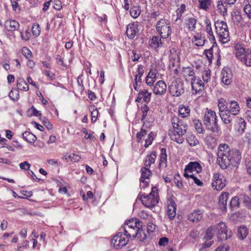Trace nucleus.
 Wrapping results in <instances>:
<instances>
[{
	"label": "nucleus",
	"mask_w": 251,
	"mask_h": 251,
	"mask_svg": "<svg viewBox=\"0 0 251 251\" xmlns=\"http://www.w3.org/2000/svg\"><path fill=\"white\" fill-rule=\"evenodd\" d=\"M242 153L236 149H231L226 144H220L217 151V162L223 169H226L231 165L237 166L240 163Z\"/></svg>",
	"instance_id": "obj_1"
},
{
	"label": "nucleus",
	"mask_w": 251,
	"mask_h": 251,
	"mask_svg": "<svg viewBox=\"0 0 251 251\" xmlns=\"http://www.w3.org/2000/svg\"><path fill=\"white\" fill-rule=\"evenodd\" d=\"M234 54L236 58L246 67H251V49H245L243 45L237 43L234 45Z\"/></svg>",
	"instance_id": "obj_2"
},
{
	"label": "nucleus",
	"mask_w": 251,
	"mask_h": 251,
	"mask_svg": "<svg viewBox=\"0 0 251 251\" xmlns=\"http://www.w3.org/2000/svg\"><path fill=\"white\" fill-rule=\"evenodd\" d=\"M203 123L206 128L213 132H218L220 130V127L218 124V119L216 112L210 109H205Z\"/></svg>",
	"instance_id": "obj_3"
},
{
	"label": "nucleus",
	"mask_w": 251,
	"mask_h": 251,
	"mask_svg": "<svg viewBox=\"0 0 251 251\" xmlns=\"http://www.w3.org/2000/svg\"><path fill=\"white\" fill-rule=\"evenodd\" d=\"M158 189L156 187H153L149 195L140 193L138 195L139 199L142 204L147 207L152 208L158 202Z\"/></svg>",
	"instance_id": "obj_4"
},
{
	"label": "nucleus",
	"mask_w": 251,
	"mask_h": 251,
	"mask_svg": "<svg viewBox=\"0 0 251 251\" xmlns=\"http://www.w3.org/2000/svg\"><path fill=\"white\" fill-rule=\"evenodd\" d=\"M155 28L157 32L163 39L169 38L172 32L170 23L164 19H161L156 23Z\"/></svg>",
	"instance_id": "obj_5"
},
{
	"label": "nucleus",
	"mask_w": 251,
	"mask_h": 251,
	"mask_svg": "<svg viewBox=\"0 0 251 251\" xmlns=\"http://www.w3.org/2000/svg\"><path fill=\"white\" fill-rule=\"evenodd\" d=\"M137 228H131L129 226H123L120 229V231L123 232V233L127 237L135 238L137 237L140 241H143L146 238V235L143 232L142 229L136 230Z\"/></svg>",
	"instance_id": "obj_6"
},
{
	"label": "nucleus",
	"mask_w": 251,
	"mask_h": 251,
	"mask_svg": "<svg viewBox=\"0 0 251 251\" xmlns=\"http://www.w3.org/2000/svg\"><path fill=\"white\" fill-rule=\"evenodd\" d=\"M169 91L173 97H179L184 92V83L180 79H175L169 86Z\"/></svg>",
	"instance_id": "obj_7"
},
{
	"label": "nucleus",
	"mask_w": 251,
	"mask_h": 251,
	"mask_svg": "<svg viewBox=\"0 0 251 251\" xmlns=\"http://www.w3.org/2000/svg\"><path fill=\"white\" fill-rule=\"evenodd\" d=\"M216 235L219 240H227L232 236V232L230 230L227 229L226 224L220 222L218 225L215 226Z\"/></svg>",
	"instance_id": "obj_8"
},
{
	"label": "nucleus",
	"mask_w": 251,
	"mask_h": 251,
	"mask_svg": "<svg viewBox=\"0 0 251 251\" xmlns=\"http://www.w3.org/2000/svg\"><path fill=\"white\" fill-rule=\"evenodd\" d=\"M129 239L123 232L120 231L117 235L114 236L111 240V244L117 249H121L125 246L128 242Z\"/></svg>",
	"instance_id": "obj_9"
},
{
	"label": "nucleus",
	"mask_w": 251,
	"mask_h": 251,
	"mask_svg": "<svg viewBox=\"0 0 251 251\" xmlns=\"http://www.w3.org/2000/svg\"><path fill=\"white\" fill-rule=\"evenodd\" d=\"M173 129L177 130L181 134H185L187 129L186 123L182 120L179 119L177 117L174 116L171 120Z\"/></svg>",
	"instance_id": "obj_10"
},
{
	"label": "nucleus",
	"mask_w": 251,
	"mask_h": 251,
	"mask_svg": "<svg viewBox=\"0 0 251 251\" xmlns=\"http://www.w3.org/2000/svg\"><path fill=\"white\" fill-rule=\"evenodd\" d=\"M149 168L144 166L141 169L140 187L143 189H145L149 185L150 178L152 175Z\"/></svg>",
	"instance_id": "obj_11"
},
{
	"label": "nucleus",
	"mask_w": 251,
	"mask_h": 251,
	"mask_svg": "<svg viewBox=\"0 0 251 251\" xmlns=\"http://www.w3.org/2000/svg\"><path fill=\"white\" fill-rule=\"evenodd\" d=\"M226 186V180L224 176L219 173L214 174L213 176L212 186L214 189L220 191Z\"/></svg>",
	"instance_id": "obj_12"
},
{
	"label": "nucleus",
	"mask_w": 251,
	"mask_h": 251,
	"mask_svg": "<svg viewBox=\"0 0 251 251\" xmlns=\"http://www.w3.org/2000/svg\"><path fill=\"white\" fill-rule=\"evenodd\" d=\"M201 171L202 167L198 162H190L185 168L184 176H186V174L189 175L195 174L194 172L198 174Z\"/></svg>",
	"instance_id": "obj_13"
},
{
	"label": "nucleus",
	"mask_w": 251,
	"mask_h": 251,
	"mask_svg": "<svg viewBox=\"0 0 251 251\" xmlns=\"http://www.w3.org/2000/svg\"><path fill=\"white\" fill-rule=\"evenodd\" d=\"M190 82L193 95L200 94L203 90L204 83L199 77H196Z\"/></svg>",
	"instance_id": "obj_14"
},
{
	"label": "nucleus",
	"mask_w": 251,
	"mask_h": 251,
	"mask_svg": "<svg viewBox=\"0 0 251 251\" xmlns=\"http://www.w3.org/2000/svg\"><path fill=\"white\" fill-rule=\"evenodd\" d=\"M181 73L183 78L188 82H190L196 77L194 71V67L193 66L183 67Z\"/></svg>",
	"instance_id": "obj_15"
},
{
	"label": "nucleus",
	"mask_w": 251,
	"mask_h": 251,
	"mask_svg": "<svg viewBox=\"0 0 251 251\" xmlns=\"http://www.w3.org/2000/svg\"><path fill=\"white\" fill-rule=\"evenodd\" d=\"M232 73L227 68H224L221 72L222 82L226 85H229L232 82Z\"/></svg>",
	"instance_id": "obj_16"
},
{
	"label": "nucleus",
	"mask_w": 251,
	"mask_h": 251,
	"mask_svg": "<svg viewBox=\"0 0 251 251\" xmlns=\"http://www.w3.org/2000/svg\"><path fill=\"white\" fill-rule=\"evenodd\" d=\"M138 32V25L137 23H130L127 25L126 34L129 39H133Z\"/></svg>",
	"instance_id": "obj_17"
},
{
	"label": "nucleus",
	"mask_w": 251,
	"mask_h": 251,
	"mask_svg": "<svg viewBox=\"0 0 251 251\" xmlns=\"http://www.w3.org/2000/svg\"><path fill=\"white\" fill-rule=\"evenodd\" d=\"M167 89V85L162 80L157 81L154 85L153 92L156 95H162L165 93Z\"/></svg>",
	"instance_id": "obj_18"
},
{
	"label": "nucleus",
	"mask_w": 251,
	"mask_h": 251,
	"mask_svg": "<svg viewBox=\"0 0 251 251\" xmlns=\"http://www.w3.org/2000/svg\"><path fill=\"white\" fill-rule=\"evenodd\" d=\"M227 111L232 115H237L240 111V107L238 102L235 100H231L228 102Z\"/></svg>",
	"instance_id": "obj_19"
},
{
	"label": "nucleus",
	"mask_w": 251,
	"mask_h": 251,
	"mask_svg": "<svg viewBox=\"0 0 251 251\" xmlns=\"http://www.w3.org/2000/svg\"><path fill=\"white\" fill-rule=\"evenodd\" d=\"M169 135L172 140L176 142L178 144H182L184 140V134H181L176 130H170Z\"/></svg>",
	"instance_id": "obj_20"
},
{
	"label": "nucleus",
	"mask_w": 251,
	"mask_h": 251,
	"mask_svg": "<svg viewBox=\"0 0 251 251\" xmlns=\"http://www.w3.org/2000/svg\"><path fill=\"white\" fill-rule=\"evenodd\" d=\"M151 93L149 92L147 90H140L135 101L138 102L141 101L142 100L146 103H149L151 100Z\"/></svg>",
	"instance_id": "obj_21"
},
{
	"label": "nucleus",
	"mask_w": 251,
	"mask_h": 251,
	"mask_svg": "<svg viewBox=\"0 0 251 251\" xmlns=\"http://www.w3.org/2000/svg\"><path fill=\"white\" fill-rule=\"evenodd\" d=\"M161 36H154L149 41V46L150 48L154 50H157L162 47L163 43L161 41Z\"/></svg>",
	"instance_id": "obj_22"
},
{
	"label": "nucleus",
	"mask_w": 251,
	"mask_h": 251,
	"mask_svg": "<svg viewBox=\"0 0 251 251\" xmlns=\"http://www.w3.org/2000/svg\"><path fill=\"white\" fill-rule=\"evenodd\" d=\"M124 226H129L131 228H137L136 230L142 229V223L136 218H132L126 222Z\"/></svg>",
	"instance_id": "obj_23"
},
{
	"label": "nucleus",
	"mask_w": 251,
	"mask_h": 251,
	"mask_svg": "<svg viewBox=\"0 0 251 251\" xmlns=\"http://www.w3.org/2000/svg\"><path fill=\"white\" fill-rule=\"evenodd\" d=\"M156 158V152L152 151L150 154H148L144 159V164L145 166L150 167L151 164L155 163Z\"/></svg>",
	"instance_id": "obj_24"
},
{
	"label": "nucleus",
	"mask_w": 251,
	"mask_h": 251,
	"mask_svg": "<svg viewBox=\"0 0 251 251\" xmlns=\"http://www.w3.org/2000/svg\"><path fill=\"white\" fill-rule=\"evenodd\" d=\"M19 23L15 20H8L5 22L6 29L10 31H14L19 29Z\"/></svg>",
	"instance_id": "obj_25"
},
{
	"label": "nucleus",
	"mask_w": 251,
	"mask_h": 251,
	"mask_svg": "<svg viewBox=\"0 0 251 251\" xmlns=\"http://www.w3.org/2000/svg\"><path fill=\"white\" fill-rule=\"evenodd\" d=\"M167 155L166 150L165 148L161 149V153L160 154L159 164L158 167L159 168H165L167 166Z\"/></svg>",
	"instance_id": "obj_26"
},
{
	"label": "nucleus",
	"mask_w": 251,
	"mask_h": 251,
	"mask_svg": "<svg viewBox=\"0 0 251 251\" xmlns=\"http://www.w3.org/2000/svg\"><path fill=\"white\" fill-rule=\"evenodd\" d=\"M176 203L171 201H170L167 208V214L171 220H173L176 215Z\"/></svg>",
	"instance_id": "obj_27"
},
{
	"label": "nucleus",
	"mask_w": 251,
	"mask_h": 251,
	"mask_svg": "<svg viewBox=\"0 0 251 251\" xmlns=\"http://www.w3.org/2000/svg\"><path fill=\"white\" fill-rule=\"evenodd\" d=\"M219 41L222 44L227 43L230 40V36L228 30L224 31H216Z\"/></svg>",
	"instance_id": "obj_28"
},
{
	"label": "nucleus",
	"mask_w": 251,
	"mask_h": 251,
	"mask_svg": "<svg viewBox=\"0 0 251 251\" xmlns=\"http://www.w3.org/2000/svg\"><path fill=\"white\" fill-rule=\"evenodd\" d=\"M227 5L228 4L226 1L223 0H219L217 2V9L219 11L220 14L223 16L227 15Z\"/></svg>",
	"instance_id": "obj_29"
},
{
	"label": "nucleus",
	"mask_w": 251,
	"mask_h": 251,
	"mask_svg": "<svg viewBox=\"0 0 251 251\" xmlns=\"http://www.w3.org/2000/svg\"><path fill=\"white\" fill-rule=\"evenodd\" d=\"M197 19L189 17L185 20V25L189 31H194L196 28Z\"/></svg>",
	"instance_id": "obj_30"
},
{
	"label": "nucleus",
	"mask_w": 251,
	"mask_h": 251,
	"mask_svg": "<svg viewBox=\"0 0 251 251\" xmlns=\"http://www.w3.org/2000/svg\"><path fill=\"white\" fill-rule=\"evenodd\" d=\"M202 214L200 210L194 211L188 215V219L193 222H199L202 218Z\"/></svg>",
	"instance_id": "obj_31"
},
{
	"label": "nucleus",
	"mask_w": 251,
	"mask_h": 251,
	"mask_svg": "<svg viewBox=\"0 0 251 251\" xmlns=\"http://www.w3.org/2000/svg\"><path fill=\"white\" fill-rule=\"evenodd\" d=\"M229 196L228 192H223L219 197V206L224 210L226 209L227 200Z\"/></svg>",
	"instance_id": "obj_32"
},
{
	"label": "nucleus",
	"mask_w": 251,
	"mask_h": 251,
	"mask_svg": "<svg viewBox=\"0 0 251 251\" xmlns=\"http://www.w3.org/2000/svg\"><path fill=\"white\" fill-rule=\"evenodd\" d=\"M204 23L205 25V31L208 34V37L210 40L215 41V38L212 31L210 20L208 19H206Z\"/></svg>",
	"instance_id": "obj_33"
},
{
	"label": "nucleus",
	"mask_w": 251,
	"mask_h": 251,
	"mask_svg": "<svg viewBox=\"0 0 251 251\" xmlns=\"http://www.w3.org/2000/svg\"><path fill=\"white\" fill-rule=\"evenodd\" d=\"M205 37L201 34L197 33L192 39L193 43L196 46H202L205 43Z\"/></svg>",
	"instance_id": "obj_34"
},
{
	"label": "nucleus",
	"mask_w": 251,
	"mask_h": 251,
	"mask_svg": "<svg viewBox=\"0 0 251 251\" xmlns=\"http://www.w3.org/2000/svg\"><path fill=\"white\" fill-rule=\"evenodd\" d=\"M144 74V67L141 64H140L138 66L136 71V74L134 75V81H139V83H141L142 82V76Z\"/></svg>",
	"instance_id": "obj_35"
},
{
	"label": "nucleus",
	"mask_w": 251,
	"mask_h": 251,
	"mask_svg": "<svg viewBox=\"0 0 251 251\" xmlns=\"http://www.w3.org/2000/svg\"><path fill=\"white\" fill-rule=\"evenodd\" d=\"M230 113L228 112L227 110L219 112V115L222 120V121L225 124H229L232 121V118L231 116L229 115Z\"/></svg>",
	"instance_id": "obj_36"
},
{
	"label": "nucleus",
	"mask_w": 251,
	"mask_h": 251,
	"mask_svg": "<svg viewBox=\"0 0 251 251\" xmlns=\"http://www.w3.org/2000/svg\"><path fill=\"white\" fill-rule=\"evenodd\" d=\"M190 112V108L189 106L180 105L178 109V113L182 118L187 117Z\"/></svg>",
	"instance_id": "obj_37"
},
{
	"label": "nucleus",
	"mask_w": 251,
	"mask_h": 251,
	"mask_svg": "<svg viewBox=\"0 0 251 251\" xmlns=\"http://www.w3.org/2000/svg\"><path fill=\"white\" fill-rule=\"evenodd\" d=\"M186 140L191 147L196 146L199 144V141L196 136L190 133L187 134Z\"/></svg>",
	"instance_id": "obj_38"
},
{
	"label": "nucleus",
	"mask_w": 251,
	"mask_h": 251,
	"mask_svg": "<svg viewBox=\"0 0 251 251\" xmlns=\"http://www.w3.org/2000/svg\"><path fill=\"white\" fill-rule=\"evenodd\" d=\"M22 135L23 138L30 144L34 143L37 139L36 136L29 132L25 131L22 133Z\"/></svg>",
	"instance_id": "obj_39"
},
{
	"label": "nucleus",
	"mask_w": 251,
	"mask_h": 251,
	"mask_svg": "<svg viewBox=\"0 0 251 251\" xmlns=\"http://www.w3.org/2000/svg\"><path fill=\"white\" fill-rule=\"evenodd\" d=\"M17 86L18 89L27 91L29 89L28 85L23 78H19L17 80Z\"/></svg>",
	"instance_id": "obj_40"
},
{
	"label": "nucleus",
	"mask_w": 251,
	"mask_h": 251,
	"mask_svg": "<svg viewBox=\"0 0 251 251\" xmlns=\"http://www.w3.org/2000/svg\"><path fill=\"white\" fill-rule=\"evenodd\" d=\"M249 231L245 226H240L238 229V237L241 240H244L248 235Z\"/></svg>",
	"instance_id": "obj_41"
},
{
	"label": "nucleus",
	"mask_w": 251,
	"mask_h": 251,
	"mask_svg": "<svg viewBox=\"0 0 251 251\" xmlns=\"http://www.w3.org/2000/svg\"><path fill=\"white\" fill-rule=\"evenodd\" d=\"M62 159L65 161H67L68 159H70L72 162H76L79 160L80 157L75 153L69 154L66 153L63 155Z\"/></svg>",
	"instance_id": "obj_42"
},
{
	"label": "nucleus",
	"mask_w": 251,
	"mask_h": 251,
	"mask_svg": "<svg viewBox=\"0 0 251 251\" xmlns=\"http://www.w3.org/2000/svg\"><path fill=\"white\" fill-rule=\"evenodd\" d=\"M238 129L237 132L239 135H241L244 132L246 127V123L242 118H239L238 121Z\"/></svg>",
	"instance_id": "obj_43"
},
{
	"label": "nucleus",
	"mask_w": 251,
	"mask_h": 251,
	"mask_svg": "<svg viewBox=\"0 0 251 251\" xmlns=\"http://www.w3.org/2000/svg\"><path fill=\"white\" fill-rule=\"evenodd\" d=\"M186 11V6L184 4H182L180 5V7L178 8L176 11V18L175 20L176 22H177L178 20H182V14Z\"/></svg>",
	"instance_id": "obj_44"
},
{
	"label": "nucleus",
	"mask_w": 251,
	"mask_h": 251,
	"mask_svg": "<svg viewBox=\"0 0 251 251\" xmlns=\"http://www.w3.org/2000/svg\"><path fill=\"white\" fill-rule=\"evenodd\" d=\"M194 126L199 133H203L205 130L202 127V125L200 120L198 119H194L193 120Z\"/></svg>",
	"instance_id": "obj_45"
},
{
	"label": "nucleus",
	"mask_w": 251,
	"mask_h": 251,
	"mask_svg": "<svg viewBox=\"0 0 251 251\" xmlns=\"http://www.w3.org/2000/svg\"><path fill=\"white\" fill-rule=\"evenodd\" d=\"M215 26L216 31H221V30L228 28L226 22L221 20H217L215 22Z\"/></svg>",
	"instance_id": "obj_46"
},
{
	"label": "nucleus",
	"mask_w": 251,
	"mask_h": 251,
	"mask_svg": "<svg viewBox=\"0 0 251 251\" xmlns=\"http://www.w3.org/2000/svg\"><path fill=\"white\" fill-rule=\"evenodd\" d=\"M199 2L200 8L205 11H207L211 3V0H199Z\"/></svg>",
	"instance_id": "obj_47"
},
{
	"label": "nucleus",
	"mask_w": 251,
	"mask_h": 251,
	"mask_svg": "<svg viewBox=\"0 0 251 251\" xmlns=\"http://www.w3.org/2000/svg\"><path fill=\"white\" fill-rule=\"evenodd\" d=\"M130 14L131 16L136 19L137 18L141 13V10L139 6H132L130 9Z\"/></svg>",
	"instance_id": "obj_48"
},
{
	"label": "nucleus",
	"mask_w": 251,
	"mask_h": 251,
	"mask_svg": "<svg viewBox=\"0 0 251 251\" xmlns=\"http://www.w3.org/2000/svg\"><path fill=\"white\" fill-rule=\"evenodd\" d=\"M227 103L224 99H219L218 100V107L219 112L227 110Z\"/></svg>",
	"instance_id": "obj_49"
},
{
	"label": "nucleus",
	"mask_w": 251,
	"mask_h": 251,
	"mask_svg": "<svg viewBox=\"0 0 251 251\" xmlns=\"http://www.w3.org/2000/svg\"><path fill=\"white\" fill-rule=\"evenodd\" d=\"M184 176L187 179H192L193 180L192 183L194 182L199 186H202L203 184V182L196 176L195 174L189 175L186 174V176Z\"/></svg>",
	"instance_id": "obj_50"
},
{
	"label": "nucleus",
	"mask_w": 251,
	"mask_h": 251,
	"mask_svg": "<svg viewBox=\"0 0 251 251\" xmlns=\"http://www.w3.org/2000/svg\"><path fill=\"white\" fill-rule=\"evenodd\" d=\"M8 96L13 101H17L19 99V91L15 88H13L9 92Z\"/></svg>",
	"instance_id": "obj_51"
},
{
	"label": "nucleus",
	"mask_w": 251,
	"mask_h": 251,
	"mask_svg": "<svg viewBox=\"0 0 251 251\" xmlns=\"http://www.w3.org/2000/svg\"><path fill=\"white\" fill-rule=\"evenodd\" d=\"M205 142L207 145L211 148L215 147L217 145L216 139L212 136H206Z\"/></svg>",
	"instance_id": "obj_52"
},
{
	"label": "nucleus",
	"mask_w": 251,
	"mask_h": 251,
	"mask_svg": "<svg viewBox=\"0 0 251 251\" xmlns=\"http://www.w3.org/2000/svg\"><path fill=\"white\" fill-rule=\"evenodd\" d=\"M89 110L91 113V121L92 123H94L96 122V119L98 116L99 112L98 109L96 106L93 105L90 107Z\"/></svg>",
	"instance_id": "obj_53"
},
{
	"label": "nucleus",
	"mask_w": 251,
	"mask_h": 251,
	"mask_svg": "<svg viewBox=\"0 0 251 251\" xmlns=\"http://www.w3.org/2000/svg\"><path fill=\"white\" fill-rule=\"evenodd\" d=\"M215 234H216L215 226H210L206 230V238L207 240H211Z\"/></svg>",
	"instance_id": "obj_54"
},
{
	"label": "nucleus",
	"mask_w": 251,
	"mask_h": 251,
	"mask_svg": "<svg viewBox=\"0 0 251 251\" xmlns=\"http://www.w3.org/2000/svg\"><path fill=\"white\" fill-rule=\"evenodd\" d=\"M149 123L144 122L143 127L141 128V131L138 132L136 134V137L139 140V141L147 133V130L144 128V127L146 126H147V125Z\"/></svg>",
	"instance_id": "obj_55"
},
{
	"label": "nucleus",
	"mask_w": 251,
	"mask_h": 251,
	"mask_svg": "<svg viewBox=\"0 0 251 251\" xmlns=\"http://www.w3.org/2000/svg\"><path fill=\"white\" fill-rule=\"evenodd\" d=\"M41 33L40 27L37 23H34L32 26V33L33 36L38 37Z\"/></svg>",
	"instance_id": "obj_56"
},
{
	"label": "nucleus",
	"mask_w": 251,
	"mask_h": 251,
	"mask_svg": "<svg viewBox=\"0 0 251 251\" xmlns=\"http://www.w3.org/2000/svg\"><path fill=\"white\" fill-rule=\"evenodd\" d=\"M202 77L205 83H207L211 79V71L210 70H205L202 74Z\"/></svg>",
	"instance_id": "obj_57"
},
{
	"label": "nucleus",
	"mask_w": 251,
	"mask_h": 251,
	"mask_svg": "<svg viewBox=\"0 0 251 251\" xmlns=\"http://www.w3.org/2000/svg\"><path fill=\"white\" fill-rule=\"evenodd\" d=\"M239 204V198L238 197H234L231 199L230 202V206L231 208L238 207Z\"/></svg>",
	"instance_id": "obj_58"
},
{
	"label": "nucleus",
	"mask_w": 251,
	"mask_h": 251,
	"mask_svg": "<svg viewBox=\"0 0 251 251\" xmlns=\"http://www.w3.org/2000/svg\"><path fill=\"white\" fill-rule=\"evenodd\" d=\"M22 54L27 59L29 58L32 56V52L30 50L26 47H24L22 50Z\"/></svg>",
	"instance_id": "obj_59"
},
{
	"label": "nucleus",
	"mask_w": 251,
	"mask_h": 251,
	"mask_svg": "<svg viewBox=\"0 0 251 251\" xmlns=\"http://www.w3.org/2000/svg\"><path fill=\"white\" fill-rule=\"evenodd\" d=\"M21 36L22 40L25 41H28L30 39L31 34L30 30H26L25 32H21Z\"/></svg>",
	"instance_id": "obj_60"
},
{
	"label": "nucleus",
	"mask_w": 251,
	"mask_h": 251,
	"mask_svg": "<svg viewBox=\"0 0 251 251\" xmlns=\"http://www.w3.org/2000/svg\"><path fill=\"white\" fill-rule=\"evenodd\" d=\"M153 136L154 134L152 132H151L149 134L148 138L146 139L145 140V144L144 146L146 148L148 147L150 145H151L152 144V141L153 140Z\"/></svg>",
	"instance_id": "obj_61"
},
{
	"label": "nucleus",
	"mask_w": 251,
	"mask_h": 251,
	"mask_svg": "<svg viewBox=\"0 0 251 251\" xmlns=\"http://www.w3.org/2000/svg\"><path fill=\"white\" fill-rule=\"evenodd\" d=\"M174 182L176 186L178 188H181L183 187L182 182L181 180L180 176L179 175H175L174 178Z\"/></svg>",
	"instance_id": "obj_62"
},
{
	"label": "nucleus",
	"mask_w": 251,
	"mask_h": 251,
	"mask_svg": "<svg viewBox=\"0 0 251 251\" xmlns=\"http://www.w3.org/2000/svg\"><path fill=\"white\" fill-rule=\"evenodd\" d=\"M149 107L146 104H144L141 107V110L142 112L141 120L143 121L145 119L147 116V114L149 111Z\"/></svg>",
	"instance_id": "obj_63"
},
{
	"label": "nucleus",
	"mask_w": 251,
	"mask_h": 251,
	"mask_svg": "<svg viewBox=\"0 0 251 251\" xmlns=\"http://www.w3.org/2000/svg\"><path fill=\"white\" fill-rule=\"evenodd\" d=\"M243 10L246 17L251 20V6H243Z\"/></svg>",
	"instance_id": "obj_64"
}]
</instances>
